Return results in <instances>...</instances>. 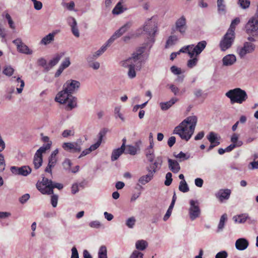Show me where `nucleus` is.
<instances>
[{"label":"nucleus","instance_id":"11","mask_svg":"<svg viewBox=\"0 0 258 258\" xmlns=\"http://www.w3.org/2000/svg\"><path fill=\"white\" fill-rule=\"evenodd\" d=\"M189 204L188 214L189 218L191 221H194L199 218L201 215V212L199 203L197 200H190Z\"/></svg>","mask_w":258,"mask_h":258},{"label":"nucleus","instance_id":"38","mask_svg":"<svg viewBox=\"0 0 258 258\" xmlns=\"http://www.w3.org/2000/svg\"><path fill=\"white\" fill-rule=\"evenodd\" d=\"M112 43H108V40L107 41L106 43L102 45L101 48L96 51L93 54V56L95 57H98L102 54L107 49V47L109 46Z\"/></svg>","mask_w":258,"mask_h":258},{"label":"nucleus","instance_id":"24","mask_svg":"<svg viewBox=\"0 0 258 258\" xmlns=\"http://www.w3.org/2000/svg\"><path fill=\"white\" fill-rule=\"evenodd\" d=\"M233 219L235 222L238 223H244L247 220H249L251 222H254V220H251V218L246 213L235 216Z\"/></svg>","mask_w":258,"mask_h":258},{"label":"nucleus","instance_id":"25","mask_svg":"<svg viewBox=\"0 0 258 258\" xmlns=\"http://www.w3.org/2000/svg\"><path fill=\"white\" fill-rule=\"evenodd\" d=\"M168 167L169 169L173 173H177L180 169V167L178 162L175 160L168 159Z\"/></svg>","mask_w":258,"mask_h":258},{"label":"nucleus","instance_id":"9","mask_svg":"<svg viewBox=\"0 0 258 258\" xmlns=\"http://www.w3.org/2000/svg\"><path fill=\"white\" fill-rule=\"evenodd\" d=\"M245 30L248 34L252 35L258 39V17L251 18L245 25Z\"/></svg>","mask_w":258,"mask_h":258},{"label":"nucleus","instance_id":"44","mask_svg":"<svg viewBox=\"0 0 258 258\" xmlns=\"http://www.w3.org/2000/svg\"><path fill=\"white\" fill-rule=\"evenodd\" d=\"M107 252L106 247L105 245L101 246L98 252V258H107Z\"/></svg>","mask_w":258,"mask_h":258},{"label":"nucleus","instance_id":"32","mask_svg":"<svg viewBox=\"0 0 258 258\" xmlns=\"http://www.w3.org/2000/svg\"><path fill=\"white\" fill-rule=\"evenodd\" d=\"M124 151V144L122 145L120 148L114 149L112 152L111 157V160L112 161L116 160Z\"/></svg>","mask_w":258,"mask_h":258},{"label":"nucleus","instance_id":"43","mask_svg":"<svg viewBox=\"0 0 258 258\" xmlns=\"http://www.w3.org/2000/svg\"><path fill=\"white\" fill-rule=\"evenodd\" d=\"M174 156L178 159L180 162L187 160L190 158L189 154H185L181 151L177 154H174Z\"/></svg>","mask_w":258,"mask_h":258},{"label":"nucleus","instance_id":"15","mask_svg":"<svg viewBox=\"0 0 258 258\" xmlns=\"http://www.w3.org/2000/svg\"><path fill=\"white\" fill-rule=\"evenodd\" d=\"M13 43L16 45L17 50L19 52L28 55L33 53V50L24 44L20 38H17L13 40Z\"/></svg>","mask_w":258,"mask_h":258},{"label":"nucleus","instance_id":"51","mask_svg":"<svg viewBox=\"0 0 258 258\" xmlns=\"http://www.w3.org/2000/svg\"><path fill=\"white\" fill-rule=\"evenodd\" d=\"M89 226L92 228L99 229L101 228L103 225L98 220L92 221L89 222Z\"/></svg>","mask_w":258,"mask_h":258},{"label":"nucleus","instance_id":"23","mask_svg":"<svg viewBox=\"0 0 258 258\" xmlns=\"http://www.w3.org/2000/svg\"><path fill=\"white\" fill-rule=\"evenodd\" d=\"M217 7L218 14L224 15L226 14L227 8L225 0H217Z\"/></svg>","mask_w":258,"mask_h":258},{"label":"nucleus","instance_id":"57","mask_svg":"<svg viewBox=\"0 0 258 258\" xmlns=\"http://www.w3.org/2000/svg\"><path fill=\"white\" fill-rule=\"evenodd\" d=\"M5 18L8 21L9 27L12 29H15L16 27L11 16L8 13H6Z\"/></svg>","mask_w":258,"mask_h":258},{"label":"nucleus","instance_id":"45","mask_svg":"<svg viewBox=\"0 0 258 258\" xmlns=\"http://www.w3.org/2000/svg\"><path fill=\"white\" fill-rule=\"evenodd\" d=\"M121 109V106H116L114 108V113L115 118H119L122 121H124V118L123 114L120 112Z\"/></svg>","mask_w":258,"mask_h":258},{"label":"nucleus","instance_id":"52","mask_svg":"<svg viewBox=\"0 0 258 258\" xmlns=\"http://www.w3.org/2000/svg\"><path fill=\"white\" fill-rule=\"evenodd\" d=\"M238 4L243 9H246L249 7L250 2L249 0H238Z\"/></svg>","mask_w":258,"mask_h":258},{"label":"nucleus","instance_id":"4","mask_svg":"<svg viewBox=\"0 0 258 258\" xmlns=\"http://www.w3.org/2000/svg\"><path fill=\"white\" fill-rule=\"evenodd\" d=\"M36 187L42 194L50 195L53 194L54 188L61 189L63 185L61 183L53 182L51 180L43 177L41 181H38L37 183Z\"/></svg>","mask_w":258,"mask_h":258},{"label":"nucleus","instance_id":"26","mask_svg":"<svg viewBox=\"0 0 258 258\" xmlns=\"http://www.w3.org/2000/svg\"><path fill=\"white\" fill-rule=\"evenodd\" d=\"M106 134V131L105 130L101 131L98 134V140L97 142L93 145H92L90 147V149L92 152L98 149L100 146L103 137L105 136Z\"/></svg>","mask_w":258,"mask_h":258},{"label":"nucleus","instance_id":"64","mask_svg":"<svg viewBox=\"0 0 258 258\" xmlns=\"http://www.w3.org/2000/svg\"><path fill=\"white\" fill-rule=\"evenodd\" d=\"M58 201V196L56 195H53L51 197V204L53 207L57 206Z\"/></svg>","mask_w":258,"mask_h":258},{"label":"nucleus","instance_id":"18","mask_svg":"<svg viewBox=\"0 0 258 258\" xmlns=\"http://www.w3.org/2000/svg\"><path fill=\"white\" fill-rule=\"evenodd\" d=\"M230 194L231 190L230 189H221L216 193L215 197L220 202H223L224 201L227 200L229 199Z\"/></svg>","mask_w":258,"mask_h":258},{"label":"nucleus","instance_id":"47","mask_svg":"<svg viewBox=\"0 0 258 258\" xmlns=\"http://www.w3.org/2000/svg\"><path fill=\"white\" fill-rule=\"evenodd\" d=\"M179 190L183 192L189 191V187L185 180H181L179 183Z\"/></svg>","mask_w":258,"mask_h":258},{"label":"nucleus","instance_id":"36","mask_svg":"<svg viewBox=\"0 0 258 258\" xmlns=\"http://www.w3.org/2000/svg\"><path fill=\"white\" fill-rule=\"evenodd\" d=\"M65 53L61 52L56 53L54 57L49 61V65L52 67L55 66L60 60V59L64 55Z\"/></svg>","mask_w":258,"mask_h":258},{"label":"nucleus","instance_id":"58","mask_svg":"<svg viewBox=\"0 0 258 258\" xmlns=\"http://www.w3.org/2000/svg\"><path fill=\"white\" fill-rule=\"evenodd\" d=\"M62 5L69 11H74L75 6V3L73 1L69 3L62 4Z\"/></svg>","mask_w":258,"mask_h":258},{"label":"nucleus","instance_id":"35","mask_svg":"<svg viewBox=\"0 0 258 258\" xmlns=\"http://www.w3.org/2000/svg\"><path fill=\"white\" fill-rule=\"evenodd\" d=\"M11 81L13 83H18V84L19 83H20V86L19 88H17V91L18 93H21L25 86L24 81L22 80L19 76H14L11 79Z\"/></svg>","mask_w":258,"mask_h":258},{"label":"nucleus","instance_id":"27","mask_svg":"<svg viewBox=\"0 0 258 258\" xmlns=\"http://www.w3.org/2000/svg\"><path fill=\"white\" fill-rule=\"evenodd\" d=\"M106 134V131L105 130L101 131L98 134V140L97 142L93 145H92L90 147V149L92 152L98 149L100 146L103 137L105 136Z\"/></svg>","mask_w":258,"mask_h":258},{"label":"nucleus","instance_id":"19","mask_svg":"<svg viewBox=\"0 0 258 258\" xmlns=\"http://www.w3.org/2000/svg\"><path fill=\"white\" fill-rule=\"evenodd\" d=\"M44 153L45 152H42V151H40V150H37L35 153L34 156L33 163L34 168L36 169H38L41 166L43 162L42 154Z\"/></svg>","mask_w":258,"mask_h":258},{"label":"nucleus","instance_id":"22","mask_svg":"<svg viewBox=\"0 0 258 258\" xmlns=\"http://www.w3.org/2000/svg\"><path fill=\"white\" fill-rule=\"evenodd\" d=\"M69 25L71 27V30L73 35L76 37L80 36V32L77 27V23L76 19L73 17H70L68 19Z\"/></svg>","mask_w":258,"mask_h":258},{"label":"nucleus","instance_id":"53","mask_svg":"<svg viewBox=\"0 0 258 258\" xmlns=\"http://www.w3.org/2000/svg\"><path fill=\"white\" fill-rule=\"evenodd\" d=\"M126 152L130 155H135L137 153V148L134 146L128 145L126 146Z\"/></svg>","mask_w":258,"mask_h":258},{"label":"nucleus","instance_id":"17","mask_svg":"<svg viewBox=\"0 0 258 258\" xmlns=\"http://www.w3.org/2000/svg\"><path fill=\"white\" fill-rule=\"evenodd\" d=\"M81 142H82L80 141L75 143H64L62 145V147L64 150L67 151L79 152L82 149Z\"/></svg>","mask_w":258,"mask_h":258},{"label":"nucleus","instance_id":"60","mask_svg":"<svg viewBox=\"0 0 258 258\" xmlns=\"http://www.w3.org/2000/svg\"><path fill=\"white\" fill-rule=\"evenodd\" d=\"M75 132L74 130H66L63 131L62 133V136L63 138H68L70 136H74Z\"/></svg>","mask_w":258,"mask_h":258},{"label":"nucleus","instance_id":"37","mask_svg":"<svg viewBox=\"0 0 258 258\" xmlns=\"http://www.w3.org/2000/svg\"><path fill=\"white\" fill-rule=\"evenodd\" d=\"M178 40V38L176 35H173L170 36L166 41L165 48H167L175 45Z\"/></svg>","mask_w":258,"mask_h":258},{"label":"nucleus","instance_id":"5","mask_svg":"<svg viewBox=\"0 0 258 258\" xmlns=\"http://www.w3.org/2000/svg\"><path fill=\"white\" fill-rule=\"evenodd\" d=\"M55 100L60 104L67 103L68 110H72L77 106V98L64 89L57 94Z\"/></svg>","mask_w":258,"mask_h":258},{"label":"nucleus","instance_id":"30","mask_svg":"<svg viewBox=\"0 0 258 258\" xmlns=\"http://www.w3.org/2000/svg\"><path fill=\"white\" fill-rule=\"evenodd\" d=\"M162 157L161 156H158L152 165H150V166L147 167V170L153 171L155 170V172H156L157 168H160L162 164Z\"/></svg>","mask_w":258,"mask_h":258},{"label":"nucleus","instance_id":"62","mask_svg":"<svg viewBox=\"0 0 258 258\" xmlns=\"http://www.w3.org/2000/svg\"><path fill=\"white\" fill-rule=\"evenodd\" d=\"M5 166L6 163L5 162L4 156L3 154H0V172L4 171Z\"/></svg>","mask_w":258,"mask_h":258},{"label":"nucleus","instance_id":"20","mask_svg":"<svg viewBox=\"0 0 258 258\" xmlns=\"http://www.w3.org/2000/svg\"><path fill=\"white\" fill-rule=\"evenodd\" d=\"M56 34V31H53L45 36L40 41V44L47 45L50 44L54 40V37Z\"/></svg>","mask_w":258,"mask_h":258},{"label":"nucleus","instance_id":"13","mask_svg":"<svg viewBox=\"0 0 258 258\" xmlns=\"http://www.w3.org/2000/svg\"><path fill=\"white\" fill-rule=\"evenodd\" d=\"M11 172L15 175H21L27 176L32 171L31 168L29 166H23L21 167L12 166L10 168Z\"/></svg>","mask_w":258,"mask_h":258},{"label":"nucleus","instance_id":"2","mask_svg":"<svg viewBox=\"0 0 258 258\" xmlns=\"http://www.w3.org/2000/svg\"><path fill=\"white\" fill-rule=\"evenodd\" d=\"M207 45L206 41H201L198 43L196 45L191 44L182 47L178 52L180 53H187L190 59L187 62V66L190 69L196 67L198 62L199 54L204 50Z\"/></svg>","mask_w":258,"mask_h":258},{"label":"nucleus","instance_id":"48","mask_svg":"<svg viewBox=\"0 0 258 258\" xmlns=\"http://www.w3.org/2000/svg\"><path fill=\"white\" fill-rule=\"evenodd\" d=\"M14 72V69L11 66H6L4 67L3 73L6 76L10 77Z\"/></svg>","mask_w":258,"mask_h":258},{"label":"nucleus","instance_id":"7","mask_svg":"<svg viewBox=\"0 0 258 258\" xmlns=\"http://www.w3.org/2000/svg\"><path fill=\"white\" fill-rule=\"evenodd\" d=\"M235 33L227 30L221 39L219 46L222 51H225L230 48L234 43Z\"/></svg>","mask_w":258,"mask_h":258},{"label":"nucleus","instance_id":"8","mask_svg":"<svg viewBox=\"0 0 258 258\" xmlns=\"http://www.w3.org/2000/svg\"><path fill=\"white\" fill-rule=\"evenodd\" d=\"M143 61V58L133 54L131 57L121 61L120 64L123 67H132L140 70Z\"/></svg>","mask_w":258,"mask_h":258},{"label":"nucleus","instance_id":"54","mask_svg":"<svg viewBox=\"0 0 258 258\" xmlns=\"http://www.w3.org/2000/svg\"><path fill=\"white\" fill-rule=\"evenodd\" d=\"M126 68H128V71L127 72V76L130 79H134L136 77V72L135 71V68L132 67H127Z\"/></svg>","mask_w":258,"mask_h":258},{"label":"nucleus","instance_id":"12","mask_svg":"<svg viewBox=\"0 0 258 258\" xmlns=\"http://www.w3.org/2000/svg\"><path fill=\"white\" fill-rule=\"evenodd\" d=\"M132 25V23L131 22H128L124 24L119 29L116 30L108 39V43H113L115 40L122 36L131 28Z\"/></svg>","mask_w":258,"mask_h":258},{"label":"nucleus","instance_id":"34","mask_svg":"<svg viewBox=\"0 0 258 258\" xmlns=\"http://www.w3.org/2000/svg\"><path fill=\"white\" fill-rule=\"evenodd\" d=\"M177 99L176 98H172L169 101L165 102H161L160 103V106L162 110H166L168 109L170 107H171L175 102L177 101Z\"/></svg>","mask_w":258,"mask_h":258},{"label":"nucleus","instance_id":"42","mask_svg":"<svg viewBox=\"0 0 258 258\" xmlns=\"http://www.w3.org/2000/svg\"><path fill=\"white\" fill-rule=\"evenodd\" d=\"M238 138L239 135L234 133L231 136L230 140L232 144H234L237 147H240L243 144L241 141L238 140Z\"/></svg>","mask_w":258,"mask_h":258},{"label":"nucleus","instance_id":"29","mask_svg":"<svg viewBox=\"0 0 258 258\" xmlns=\"http://www.w3.org/2000/svg\"><path fill=\"white\" fill-rule=\"evenodd\" d=\"M148 174L141 176L139 179V182L142 184L144 185L149 182L152 179L154 174L155 173V170L153 171L148 170Z\"/></svg>","mask_w":258,"mask_h":258},{"label":"nucleus","instance_id":"55","mask_svg":"<svg viewBox=\"0 0 258 258\" xmlns=\"http://www.w3.org/2000/svg\"><path fill=\"white\" fill-rule=\"evenodd\" d=\"M143 253L138 250H134L131 253L130 258H143Z\"/></svg>","mask_w":258,"mask_h":258},{"label":"nucleus","instance_id":"46","mask_svg":"<svg viewBox=\"0 0 258 258\" xmlns=\"http://www.w3.org/2000/svg\"><path fill=\"white\" fill-rule=\"evenodd\" d=\"M240 22V20L239 18H236L235 19H234L231 22L230 26L228 30L230 32L235 33L236 27L238 24H239Z\"/></svg>","mask_w":258,"mask_h":258},{"label":"nucleus","instance_id":"39","mask_svg":"<svg viewBox=\"0 0 258 258\" xmlns=\"http://www.w3.org/2000/svg\"><path fill=\"white\" fill-rule=\"evenodd\" d=\"M151 45V43L148 41V42L145 44V45L140 47L136 51V52L133 53V54L135 55H138V56L143 58V53L145 52V49H146L147 47L149 46V49L151 48L150 47V46Z\"/></svg>","mask_w":258,"mask_h":258},{"label":"nucleus","instance_id":"21","mask_svg":"<svg viewBox=\"0 0 258 258\" xmlns=\"http://www.w3.org/2000/svg\"><path fill=\"white\" fill-rule=\"evenodd\" d=\"M249 242L247 239L240 238L236 240L235 247L238 250H244L247 248Z\"/></svg>","mask_w":258,"mask_h":258},{"label":"nucleus","instance_id":"3","mask_svg":"<svg viewBox=\"0 0 258 258\" xmlns=\"http://www.w3.org/2000/svg\"><path fill=\"white\" fill-rule=\"evenodd\" d=\"M143 30L148 36V41L151 43L150 47L155 42V36L158 31V19L157 17L153 16L146 20L143 26Z\"/></svg>","mask_w":258,"mask_h":258},{"label":"nucleus","instance_id":"6","mask_svg":"<svg viewBox=\"0 0 258 258\" xmlns=\"http://www.w3.org/2000/svg\"><path fill=\"white\" fill-rule=\"evenodd\" d=\"M225 95L230 99L231 103L242 104L248 98L246 92L239 88L230 90Z\"/></svg>","mask_w":258,"mask_h":258},{"label":"nucleus","instance_id":"14","mask_svg":"<svg viewBox=\"0 0 258 258\" xmlns=\"http://www.w3.org/2000/svg\"><path fill=\"white\" fill-rule=\"evenodd\" d=\"M186 23V19L184 16H181L175 22V26L176 30L182 35L185 34L187 29Z\"/></svg>","mask_w":258,"mask_h":258},{"label":"nucleus","instance_id":"10","mask_svg":"<svg viewBox=\"0 0 258 258\" xmlns=\"http://www.w3.org/2000/svg\"><path fill=\"white\" fill-rule=\"evenodd\" d=\"M255 45L251 42H244L243 45L239 46L237 52L241 58H244L247 54L252 53L255 49Z\"/></svg>","mask_w":258,"mask_h":258},{"label":"nucleus","instance_id":"59","mask_svg":"<svg viewBox=\"0 0 258 258\" xmlns=\"http://www.w3.org/2000/svg\"><path fill=\"white\" fill-rule=\"evenodd\" d=\"M166 180L164 182L165 185L166 186H169L171 184L172 178V173L171 172H168L166 174Z\"/></svg>","mask_w":258,"mask_h":258},{"label":"nucleus","instance_id":"40","mask_svg":"<svg viewBox=\"0 0 258 258\" xmlns=\"http://www.w3.org/2000/svg\"><path fill=\"white\" fill-rule=\"evenodd\" d=\"M207 139L211 143L220 142V137L214 132H210L207 136Z\"/></svg>","mask_w":258,"mask_h":258},{"label":"nucleus","instance_id":"61","mask_svg":"<svg viewBox=\"0 0 258 258\" xmlns=\"http://www.w3.org/2000/svg\"><path fill=\"white\" fill-rule=\"evenodd\" d=\"M63 168L66 170H70L72 162L70 159H66L62 163Z\"/></svg>","mask_w":258,"mask_h":258},{"label":"nucleus","instance_id":"33","mask_svg":"<svg viewBox=\"0 0 258 258\" xmlns=\"http://www.w3.org/2000/svg\"><path fill=\"white\" fill-rule=\"evenodd\" d=\"M148 246V242L144 239L138 240L135 243V247L137 250L143 251Z\"/></svg>","mask_w":258,"mask_h":258},{"label":"nucleus","instance_id":"50","mask_svg":"<svg viewBox=\"0 0 258 258\" xmlns=\"http://www.w3.org/2000/svg\"><path fill=\"white\" fill-rule=\"evenodd\" d=\"M136 220L134 217H131L128 218L125 222L126 226L131 229L134 227L136 224Z\"/></svg>","mask_w":258,"mask_h":258},{"label":"nucleus","instance_id":"1","mask_svg":"<svg viewBox=\"0 0 258 258\" xmlns=\"http://www.w3.org/2000/svg\"><path fill=\"white\" fill-rule=\"evenodd\" d=\"M197 121L196 116L187 117L174 128L173 134L178 135L182 140L188 141L194 133Z\"/></svg>","mask_w":258,"mask_h":258},{"label":"nucleus","instance_id":"63","mask_svg":"<svg viewBox=\"0 0 258 258\" xmlns=\"http://www.w3.org/2000/svg\"><path fill=\"white\" fill-rule=\"evenodd\" d=\"M227 257L228 253L225 250H222L218 252L215 255V258H227Z\"/></svg>","mask_w":258,"mask_h":258},{"label":"nucleus","instance_id":"41","mask_svg":"<svg viewBox=\"0 0 258 258\" xmlns=\"http://www.w3.org/2000/svg\"><path fill=\"white\" fill-rule=\"evenodd\" d=\"M227 220V215L226 214L222 215L220 218V221L218 226L217 232L221 231L225 226V223Z\"/></svg>","mask_w":258,"mask_h":258},{"label":"nucleus","instance_id":"31","mask_svg":"<svg viewBox=\"0 0 258 258\" xmlns=\"http://www.w3.org/2000/svg\"><path fill=\"white\" fill-rule=\"evenodd\" d=\"M41 140L43 142L46 144L43 145L38 150L45 152L47 150H48L50 149L52 145V142L49 140V137L47 136H42Z\"/></svg>","mask_w":258,"mask_h":258},{"label":"nucleus","instance_id":"49","mask_svg":"<svg viewBox=\"0 0 258 258\" xmlns=\"http://www.w3.org/2000/svg\"><path fill=\"white\" fill-rule=\"evenodd\" d=\"M123 12V9L121 3L119 2L115 6L112 10V14L114 15H118Z\"/></svg>","mask_w":258,"mask_h":258},{"label":"nucleus","instance_id":"16","mask_svg":"<svg viewBox=\"0 0 258 258\" xmlns=\"http://www.w3.org/2000/svg\"><path fill=\"white\" fill-rule=\"evenodd\" d=\"M80 86V83L76 80H68L63 85V89L71 94L77 90Z\"/></svg>","mask_w":258,"mask_h":258},{"label":"nucleus","instance_id":"28","mask_svg":"<svg viewBox=\"0 0 258 258\" xmlns=\"http://www.w3.org/2000/svg\"><path fill=\"white\" fill-rule=\"evenodd\" d=\"M236 60V58L235 55L228 54L223 58V64L225 66H231L235 62Z\"/></svg>","mask_w":258,"mask_h":258},{"label":"nucleus","instance_id":"56","mask_svg":"<svg viewBox=\"0 0 258 258\" xmlns=\"http://www.w3.org/2000/svg\"><path fill=\"white\" fill-rule=\"evenodd\" d=\"M71 64L70 58L69 57H67L64 58V59L61 62L60 65L59 66L63 69H65L68 68Z\"/></svg>","mask_w":258,"mask_h":258}]
</instances>
